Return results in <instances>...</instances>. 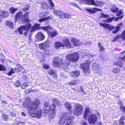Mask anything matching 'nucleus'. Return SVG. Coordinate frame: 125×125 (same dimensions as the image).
I'll return each mask as SVG.
<instances>
[{
    "label": "nucleus",
    "instance_id": "obj_56",
    "mask_svg": "<svg viewBox=\"0 0 125 125\" xmlns=\"http://www.w3.org/2000/svg\"><path fill=\"white\" fill-rule=\"evenodd\" d=\"M69 4L70 5H72V6H74L76 7L77 6L76 5H75V4H74L73 3V2H70L69 3Z\"/></svg>",
    "mask_w": 125,
    "mask_h": 125
},
{
    "label": "nucleus",
    "instance_id": "obj_58",
    "mask_svg": "<svg viewBox=\"0 0 125 125\" xmlns=\"http://www.w3.org/2000/svg\"><path fill=\"white\" fill-rule=\"evenodd\" d=\"M119 39V37L118 36H117L116 37H115L114 40H113V41L114 42L118 40Z\"/></svg>",
    "mask_w": 125,
    "mask_h": 125
},
{
    "label": "nucleus",
    "instance_id": "obj_34",
    "mask_svg": "<svg viewBox=\"0 0 125 125\" xmlns=\"http://www.w3.org/2000/svg\"><path fill=\"white\" fill-rule=\"evenodd\" d=\"M89 111V109L88 108H86L85 109V111L84 112V118H86L88 115L87 114Z\"/></svg>",
    "mask_w": 125,
    "mask_h": 125
},
{
    "label": "nucleus",
    "instance_id": "obj_33",
    "mask_svg": "<svg viewBox=\"0 0 125 125\" xmlns=\"http://www.w3.org/2000/svg\"><path fill=\"white\" fill-rule=\"evenodd\" d=\"M65 107L68 109V110H70L71 109V104L69 103L66 102L65 104Z\"/></svg>",
    "mask_w": 125,
    "mask_h": 125
},
{
    "label": "nucleus",
    "instance_id": "obj_55",
    "mask_svg": "<svg viewBox=\"0 0 125 125\" xmlns=\"http://www.w3.org/2000/svg\"><path fill=\"white\" fill-rule=\"evenodd\" d=\"M119 125H125L124 122L123 121H119Z\"/></svg>",
    "mask_w": 125,
    "mask_h": 125
},
{
    "label": "nucleus",
    "instance_id": "obj_52",
    "mask_svg": "<svg viewBox=\"0 0 125 125\" xmlns=\"http://www.w3.org/2000/svg\"><path fill=\"white\" fill-rule=\"evenodd\" d=\"M123 17V16H121L120 17H118L117 18H114V20L115 21H117L119 19H121Z\"/></svg>",
    "mask_w": 125,
    "mask_h": 125
},
{
    "label": "nucleus",
    "instance_id": "obj_31",
    "mask_svg": "<svg viewBox=\"0 0 125 125\" xmlns=\"http://www.w3.org/2000/svg\"><path fill=\"white\" fill-rule=\"evenodd\" d=\"M29 85V83L26 82L23 83L21 85V87L22 89L25 88L26 87Z\"/></svg>",
    "mask_w": 125,
    "mask_h": 125
},
{
    "label": "nucleus",
    "instance_id": "obj_6",
    "mask_svg": "<svg viewBox=\"0 0 125 125\" xmlns=\"http://www.w3.org/2000/svg\"><path fill=\"white\" fill-rule=\"evenodd\" d=\"M29 13V12H27L23 15L21 12H19L16 16V19H18L19 23H22L25 19H27L28 18Z\"/></svg>",
    "mask_w": 125,
    "mask_h": 125
},
{
    "label": "nucleus",
    "instance_id": "obj_1",
    "mask_svg": "<svg viewBox=\"0 0 125 125\" xmlns=\"http://www.w3.org/2000/svg\"><path fill=\"white\" fill-rule=\"evenodd\" d=\"M40 102L36 99L32 102L29 100H26L23 103V106L28 108L27 111L33 117L40 118L41 116L42 111L39 108Z\"/></svg>",
    "mask_w": 125,
    "mask_h": 125
},
{
    "label": "nucleus",
    "instance_id": "obj_60",
    "mask_svg": "<svg viewBox=\"0 0 125 125\" xmlns=\"http://www.w3.org/2000/svg\"><path fill=\"white\" fill-rule=\"evenodd\" d=\"M121 13L122 11L121 10H120L119 11V12L118 13L116 14V15H119L121 14Z\"/></svg>",
    "mask_w": 125,
    "mask_h": 125
},
{
    "label": "nucleus",
    "instance_id": "obj_50",
    "mask_svg": "<svg viewBox=\"0 0 125 125\" xmlns=\"http://www.w3.org/2000/svg\"><path fill=\"white\" fill-rule=\"evenodd\" d=\"M60 76L63 78H67L68 77V76L67 75L63 73H62L61 74Z\"/></svg>",
    "mask_w": 125,
    "mask_h": 125
},
{
    "label": "nucleus",
    "instance_id": "obj_62",
    "mask_svg": "<svg viewBox=\"0 0 125 125\" xmlns=\"http://www.w3.org/2000/svg\"><path fill=\"white\" fill-rule=\"evenodd\" d=\"M14 113L13 112H11L10 113V115L12 116H14V115L13 114Z\"/></svg>",
    "mask_w": 125,
    "mask_h": 125
},
{
    "label": "nucleus",
    "instance_id": "obj_21",
    "mask_svg": "<svg viewBox=\"0 0 125 125\" xmlns=\"http://www.w3.org/2000/svg\"><path fill=\"white\" fill-rule=\"evenodd\" d=\"M87 10L89 12L92 13H94L98 10L99 11H102V10L99 9H97L96 8H92L91 9H87Z\"/></svg>",
    "mask_w": 125,
    "mask_h": 125
},
{
    "label": "nucleus",
    "instance_id": "obj_35",
    "mask_svg": "<svg viewBox=\"0 0 125 125\" xmlns=\"http://www.w3.org/2000/svg\"><path fill=\"white\" fill-rule=\"evenodd\" d=\"M98 45L100 51L103 52L104 51V48L103 47L101 44L100 43H98Z\"/></svg>",
    "mask_w": 125,
    "mask_h": 125
},
{
    "label": "nucleus",
    "instance_id": "obj_36",
    "mask_svg": "<svg viewBox=\"0 0 125 125\" xmlns=\"http://www.w3.org/2000/svg\"><path fill=\"white\" fill-rule=\"evenodd\" d=\"M50 19L51 18H50V17H47L44 18H42L41 19H39V22H42L46 20Z\"/></svg>",
    "mask_w": 125,
    "mask_h": 125
},
{
    "label": "nucleus",
    "instance_id": "obj_18",
    "mask_svg": "<svg viewBox=\"0 0 125 125\" xmlns=\"http://www.w3.org/2000/svg\"><path fill=\"white\" fill-rule=\"evenodd\" d=\"M71 41L74 46H79L80 44V42L77 39L73 38L71 39Z\"/></svg>",
    "mask_w": 125,
    "mask_h": 125
},
{
    "label": "nucleus",
    "instance_id": "obj_49",
    "mask_svg": "<svg viewBox=\"0 0 125 125\" xmlns=\"http://www.w3.org/2000/svg\"><path fill=\"white\" fill-rule=\"evenodd\" d=\"M100 16L102 17H103L104 18H107L108 17V15H107L103 13H101Z\"/></svg>",
    "mask_w": 125,
    "mask_h": 125
},
{
    "label": "nucleus",
    "instance_id": "obj_8",
    "mask_svg": "<svg viewBox=\"0 0 125 125\" xmlns=\"http://www.w3.org/2000/svg\"><path fill=\"white\" fill-rule=\"evenodd\" d=\"M99 24L101 26L107 28L109 30L115 29L114 31H113V33L114 34L116 33L119 31L120 28V26H118L116 27L111 25H110L106 23H99Z\"/></svg>",
    "mask_w": 125,
    "mask_h": 125
},
{
    "label": "nucleus",
    "instance_id": "obj_30",
    "mask_svg": "<svg viewBox=\"0 0 125 125\" xmlns=\"http://www.w3.org/2000/svg\"><path fill=\"white\" fill-rule=\"evenodd\" d=\"M94 0H84L86 3L87 4H90L93 5L94 3Z\"/></svg>",
    "mask_w": 125,
    "mask_h": 125
},
{
    "label": "nucleus",
    "instance_id": "obj_28",
    "mask_svg": "<svg viewBox=\"0 0 125 125\" xmlns=\"http://www.w3.org/2000/svg\"><path fill=\"white\" fill-rule=\"evenodd\" d=\"M47 12L45 11L40 12L39 14V16L40 17H44L47 16Z\"/></svg>",
    "mask_w": 125,
    "mask_h": 125
},
{
    "label": "nucleus",
    "instance_id": "obj_40",
    "mask_svg": "<svg viewBox=\"0 0 125 125\" xmlns=\"http://www.w3.org/2000/svg\"><path fill=\"white\" fill-rule=\"evenodd\" d=\"M15 86L17 87H18L21 85V83L19 81H16L14 83Z\"/></svg>",
    "mask_w": 125,
    "mask_h": 125
},
{
    "label": "nucleus",
    "instance_id": "obj_45",
    "mask_svg": "<svg viewBox=\"0 0 125 125\" xmlns=\"http://www.w3.org/2000/svg\"><path fill=\"white\" fill-rule=\"evenodd\" d=\"M10 12L12 13H14L16 10V9L13 7H11L10 9Z\"/></svg>",
    "mask_w": 125,
    "mask_h": 125
},
{
    "label": "nucleus",
    "instance_id": "obj_14",
    "mask_svg": "<svg viewBox=\"0 0 125 125\" xmlns=\"http://www.w3.org/2000/svg\"><path fill=\"white\" fill-rule=\"evenodd\" d=\"M52 107L53 108L52 109L51 112L52 113L53 112H55L56 110V106L55 105H57L59 106L60 105V103L59 101L56 99H54L52 100Z\"/></svg>",
    "mask_w": 125,
    "mask_h": 125
},
{
    "label": "nucleus",
    "instance_id": "obj_63",
    "mask_svg": "<svg viewBox=\"0 0 125 125\" xmlns=\"http://www.w3.org/2000/svg\"><path fill=\"white\" fill-rule=\"evenodd\" d=\"M87 123L85 122H84L83 123V125H87Z\"/></svg>",
    "mask_w": 125,
    "mask_h": 125
},
{
    "label": "nucleus",
    "instance_id": "obj_7",
    "mask_svg": "<svg viewBox=\"0 0 125 125\" xmlns=\"http://www.w3.org/2000/svg\"><path fill=\"white\" fill-rule=\"evenodd\" d=\"M74 109L73 111L74 114L76 116L80 115L83 113V108L82 106L79 104H75L74 106Z\"/></svg>",
    "mask_w": 125,
    "mask_h": 125
},
{
    "label": "nucleus",
    "instance_id": "obj_42",
    "mask_svg": "<svg viewBox=\"0 0 125 125\" xmlns=\"http://www.w3.org/2000/svg\"><path fill=\"white\" fill-rule=\"evenodd\" d=\"M114 18H109L107 19H106L105 20L103 21L104 22H111L114 20Z\"/></svg>",
    "mask_w": 125,
    "mask_h": 125
},
{
    "label": "nucleus",
    "instance_id": "obj_2",
    "mask_svg": "<svg viewBox=\"0 0 125 125\" xmlns=\"http://www.w3.org/2000/svg\"><path fill=\"white\" fill-rule=\"evenodd\" d=\"M79 59L78 53L76 52H74L73 53L68 54L67 55L63 64L62 59L58 57L55 58L53 60V65L55 67H58L60 68L62 67L64 69H66L71 62H76Z\"/></svg>",
    "mask_w": 125,
    "mask_h": 125
},
{
    "label": "nucleus",
    "instance_id": "obj_24",
    "mask_svg": "<svg viewBox=\"0 0 125 125\" xmlns=\"http://www.w3.org/2000/svg\"><path fill=\"white\" fill-rule=\"evenodd\" d=\"M39 28L40 25L39 24H35L34 26H33L31 31L32 32L36 30L39 29Z\"/></svg>",
    "mask_w": 125,
    "mask_h": 125
},
{
    "label": "nucleus",
    "instance_id": "obj_26",
    "mask_svg": "<svg viewBox=\"0 0 125 125\" xmlns=\"http://www.w3.org/2000/svg\"><path fill=\"white\" fill-rule=\"evenodd\" d=\"M5 24L7 26H9L12 29V28L13 27V24L12 22L9 21H7L6 22Z\"/></svg>",
    "mask_w": 125,
    "mask_h": 125
},
{
    "label": "nucleus",
    "instance_id": "obj_3",
    "mask_svg": "<svg viewBox=\"0 0 125 125\" xmlns=\"http://www.w3.org/2000/svg\"><path fill=\"white\" fill-rule=\"evenodd\" d=\"M70 116V113H64L59 121V123L63 125H72V121L74 118Z\"/></svg>",
    "mask_w": 125,
    "mask_h": 125
},
{
    "label": "nucleus",
    "instance_id": "obj_12",
    "mask_svg": "<svg viewBox=\"0 0 125 125\" xmlns=\"http://www.w3.org/2000/svg\"><path fill=\"white\" fill-rule=\"evenodd\" d=\"M45 38L44 35L41 32H39L35 35V40L36 42H38L43 40Z\"/></svg>",
    "mask_w": 125,
    "mask_h": 125
},
{
    "label": "nucleus",
    "instance_id": "obj_9",
    "mask_svg": "<svg viewBox=\"0 0 125 125\" xmlns=\"http://www.w3.org/2000/svg\"><path fill=\"white\" fill-rule=\"evenodd\" d=\"M42 29L44 30L47 31L49 36L51 37H53L56 36L58 34L57 32L55 30L53 31H49L50 29H52V28L49 26L43 27Z\"/></svg>",
    "mask_w": 125,
    "mask_h": 125
},
{
    "label": "nucleus",
    "instance_id": "obj_48",
    "mask_svg": "<svg viewBox=\"0 0 125 125\" xmlns=\"http://www.w3.org/2000/svg\"><path fill=\"white\" fill-rule=\"evenodd\" d=\"M49 2L50 6L51 7H53L54 6V4L52 3V0H49Z\"/></svg>",
    "mask_w": 125,
    "mask_h": 125
},
{
    "label": "nucleus",
    "instance_id": "obj_19",
    "mask_svg": "<svg viewBox=\"0 0 125 125\" xmlns=\"http://www.w3.org/2000/svg\"><path fill=\"white\" fill-rule=\"evenodd\" d=\"M9 15L8 11L5 10H1L0 11V18L3 17H7Z\"/></svg>",
    "mask_w": 125,
    "mask_h": 125
},
{
    "label": "nucleus",
    "instance_id": "obj_38",
    "mask_svg": "<svg viewBox=\"0 0 125 125\" xmlns=\"http://www.w3.org/2000/svg\"><path fill=\"white\" fill-rule=\"evenodd\" d=\"M120 109V110H121L122 111L124 112L125 113V106L122 104H121Z\"/></svg>",
    "mask_w": 125,
    "mask_h": 125
},
{
    "label": "nucleus",
    "instance_id": "obj_57",
    "mask_svg": "<svg viewBox=\"0 0 125 125\" xmlns=\"http://www.w3.org/2000/svg\"><path fill=\"white\" fill-rule=\"evenodd\" d=\"M25 124L24 122H22L21 121H20L18 123V124H20L21 125H23Z\"/></svg>",
    "mask_w": 125,
    "mask_h": 125
},
{
    "label": "nucleus",
    "instance_id": "obj_51",
    "mask_svg": "<svg viewBox=\"0 0 125 125\" xmlns=\"http://www.w3.org/2000/svg\"><path fill=\"white\" fill-rule=\"evenodd\" d=\"M43 67L45 69H48L49 68L48 66L46 64H43Z\"/></svg>",
    "mask_w": 125,
    "mask_h": 125
},
{
    "label": "nucleus",
    "instance_id": "obj_64",
    "mask_svg": "<svg viewBox=\"0 0 125 125\" xmlns=\"http://www.w3.org/2000/svg\"><path fill=\"white\" fill-rule=\"evenodd\" d=\"M125 53V51H123L121 53V54H123Z\"/></svg>",
    "mask_w": 125,
    "mask_h": 125
},
{
    "label": "nucleus",
    "instance_id": "obj_41",
    "mask_svg": "<svg viewBox=\"0 0 125 125\" xmlns=\"http://www.w3.org/2000/svg\"><path fill=\"white\" fill-rule=\"evenodd\" d=\"M120 71V69L117 68H114L113 70V72L114 73H118Z\"/></svg>",
    "mask_w": 125,
    "mask_h": 125
},
{
    "label": "nucleus",
    "instance_id": "obj_54",
    "mask_svg": "<svg viewBox=\"0 0 125 125\" xmlns=\"http://www.w3.org/2000/svg\"><path fill=\"white\" fill-rule=\"evenodd\" d=\"M125 120V116H121L120 118L119 119V121H123V120Z\"/></svg>",
    "mask_w": 125,
    "mask_h": 125
},
{
    "label": "nucleus",
    "instance_id": "obj_37",
    "mask_svg": "<svg viewBox=\"0 0 125 125\" xmlns=\"http://www.w3.org/2000/svg\"><path fill=\"white\" fill-rule=\"evenodd\" d=\"M2 118L3 120H6L8 119V115L5 114H3L2 115Z\"/></svg>",
    "mask_w": 125,
    "mask_h": 125
},
{
    "label": "nucleus",
    "instance_id": "obj_22",
    "mask_svg": "<svg viewBox=\"0 0 125 125\" xmlns=\"http://www.w3.org/2000/svg\"><path fill=\"white\" fill-rule=\"evenodd\" d=\"M54 15H57L60 18L62 17V14L63 13V12L59 10H54Z\"/></svg>",
    "mask_w": 125,
    "mask_h": 125
},
{
    "label": "nucleus",
    "instance_id": "obj_44",
    "mask_svg": "<svg viewBox=\"0 0 125 125\" xmlns=\"http://www.w3.org/2000/svg\"><path fill=\"white\" fill-rule=\"evenodd\" d=\"M30 7V6L28 5H27L25 6V7L23 9V11H26L27 10L29 9Z\"/></svg>",
    "mask_w": 125,
    "mask_h": 125
},
{
    "label": "nucleus",
    "instance_id": "obj_15",
    "mask_svg": "<svg viewBox=\"0 0 125 125\" xmlns=\"http://www.w3.org/2000/svg\"><path fill=\"white\" fill-rule=\"evenodd\" d=\"M97 120V118L95 115L92 114L89 116L88 119L89 123L91 124L94 123Z\"/></svg>",
    "mask_w": 125,
    "mask_h": 125
},
{
    "label": "nucleus",
    "instance_id": "obj_43",
    "mask_svg": "<svg viewBox=\"0 0 125 125\" xmlns=\"http://www.w3.org/2000/svg\"><path fill=\"white\" fill-rule=\"evenodd\" d=\"M6 70L5 68L2 65H0V70L5 71Z\"/></svg>",
    "mask_w": 125,
    "mask_h": 125
},
{
    "label": "nucleus",
    "instance_id": "obj_39",
    "mask_svg": "<svg viewBox=\"0 0 125 125\" xmlns=\"http://www.w3.org/2000/svg\"><path fill=\"white\" fill-rule=\"evenodd\" d=\"M76 81L75 80H72L68 83L71 85H75L76 84Z\"/></svg>",
    "mask_w": 125,
    "mask_h": 125
},
{
    "label": "nucleus",
    "instance_id": "obj_46",
    "mask_svg": "<svg viewBox=\"0 0 125 125\" xmlns=\"http://www.w3.org/2000/svg\"><path fill=\"white\" fill-rule=\"evenodd\" d=\"M2 104L3 107H4V106H6L8 105L7 104L5 101H2Z\"/></svg>",
    "mask_w": 125,
    "mask_h": 125
},
{
    "label": "nucleus",
    "instance_id": "obj_53",
    "mask_svg": "<svg viewBox=\"0 0 125 125\" xmlns=\"http://www.w3.org/2000/svg\"><path fill=\"white\" fill-rule=\"evenodd\" d=\"M15 72V71H14V70H13L12 69H11V70H10V72L8 73V74L9 75H10L11 74Z\"/></svg>",
    "mask_w": 125,
    "mask_h": 125
},
{
    "label": "nucleus",
    "instance_id": "obj_13",
    "mask_svg": "<svg viewBox=\"0 0 125 125\" xmlns=\"http://www.w3.org/2000/svg\"><path fill=\"white\" fill-rule=\"evenodd\" d=\"M62 42L63 45V47H64L65 46L66 48H70L72 46L69 40L67 38H65L63 39Z\"/></svg>",
    "mask_w": 125,
    "mask_h": 125
},
{
    "label": "nucleus",
    "instance_id": "obj_11",
    "mask_svg": "<svg viewBox=\"0 0 125 125\" xmlns=\"http://www.w3.org/2000/svg\"><path fill=\"white\" fill-rule=\"evenodd\" d=\"M50 42L47 41L41 43L39 45V47L41 50H46L50 47Z\"/></svg>",
    "mask_w": 125,
    "mask_h": 125
},
{
    "label": "nucleus",
    "instance_id": "obj_27",
    "mask_svg": "<svg viewBox=\"0 0 125 125\" xmlns=\"http://www.w3.org/2000/svg\"><path fill=\"white\" fill-rule=\"evenodd\" d=\"M41 8L45 10H47L49 8V6H48L47 4L45 3L44 2L41 4Z\"/></svg>",
    "mask_w": 125,
    "mask_h": 125
},
{
    "label": "nucleus",
    "instance_id": "obj_61",
    "mask_svg": "<svg viewBox=\"0 0 125 125\" xmlns=\"http://www.w3.org/2000/svg\"><path fill=\"white\" fill-rule=\"evenodd\" d=\"M21 114L24 116H26L25 114L23 112H22L21 113Z\"/></svg>",
    "mask_w": 125,
    "mask_h": 125
},
{
    "label": "nucleus",
    "instance_id": "obj_20",
    "mask_svg": "<svg viewBox=\"0 0 125 125\" xmlns=\"http://www.w3.org/2000/svg\"><path fill=\"white\" fill-rule=\"evenodd\" d=\"M55 47L57 49L59 48L60 47H63V44L59 41H57L54 44Z\"/></svg>",
    "mask_w": 125,
    "mask_h": 125
},
{
    "label": "nucleus",
    "instance_id": "obj_32",
    "mask_svg": "<svg viewBox=\"0 0 125 125\" xmlns=\"http://www.w3.org/2000/svg\"><path fill=\"white\" fill-rule=\"evenodd\" d=\"M63 16L65 18L67 19H69L71 17V15L70 14H69L67 13H63V14H62V16Z\"/></svg>",
    "mask_w": 125,
    "mask_h": 125
},
{
    "label": "nucleus",
    "instance_id": "obj_59",
    "mask_svg": "<svg viewBox=\"0 0 125 125\" xmlns=\"http://www.w3.org/2000/svg\"><path fill=\"white\" fill-rule=\"evenodd\" d=\"M94 125H101V123L99 122H97Z\"/></svg>",
    "mask_w": 125,
    "mask_h": 125
},
{
    "label": "nucleus",
    "instance_id": "obj_29",
    "mask_svg": "<svg viewBox=\"0 0 125 125\" xmlns=\"http://www.w3.org/2000/svg\"><path fill=\"white\" fill-rule=\"evenodd\" d=\"M110 10L112 12L116 13L118 11V9L114 5L112 8H110Z\"/></svg>",
    "mask_w": 125,
    "mask_h": 125
},
{
    "label": "nucleus",
    "instance_id": "obj_23",
    "mask_svg": "<svg viewBox=\"0 0 125 125\" xmlns=\"http://www.w3.org/2000/svg\"><path fill=\"white\" fill-rule=\"evenodd\" d=\"M104 4V3L99 1H97L94 2L93 5L95 6H98L99 7H102L103 6Z\"/></svg>",
    "mask_w": 125,
    "mask_h": 125
},
{
    "label": "nucleus",
    "instance_id": "obj_5",
    "mask_svg": "<svg viewBox=\"0 0 125 125\" xmlns=\"http://www.w3.org/2000/svg\"><path fill=\"white\" fill-rule=\"evenodd\" d=\"M50 104L48 102H45L44 104V109L45 113L49 114V117L52 118H53L54 116L55 112L54 111L52 113L51 112L53 107L52 105L51 107L50 106Z\"/></svg>",
    "mask_w": 125,
    "mask_h": 125
},
{
    "label": "nucleus",
    "instance_id": "obj_10",
    "mask_svg": "<svg viewBox=\"0 0 125 125\" xmlns=\"http://www.w3.org/2000/svg\"><path fill=\"white\" fill-rule=\"evenodd\" d=\"M30 24H28L25 26L20 27L18 30L19 33L21 34L24 33L25 36L27 35V34L28 30L31 27Z\"/></svg>",
    "mask_w": 125,
    "mask_h": 125
},
{
    "label": "nucleus",
    "instance_id": "obj_17",
    "mask_svg": "<svg viewBox=\"0 0 125 125\" xmlns=\"http://www.w3.org/2000/svg\"><path fill=\"white\" fill-rule=\"evenodd\" d=\"M79 71L77 70L76 71L72 72L70 73V75L73 78H77L80 75Z\"/></svg>",
    "mask_w": 125,
    "mask_h": 125
},
{
    "label": "nucleus",
    "instance_id": "obj_47",
    "mask_svg": "<svg viewBox=\"0 0 125 125\" xmlns=\"http://www.w3.org/2000/svg\"><path fill=\"white\" fill-rule=\"evenodd\" d=\"M16 66L17 67L18 69L20 71L22 69H23L22 67L19 64H17L16 65Z\"/></svg>",
    "mask_w": 125,
    "mask_h": 125
},
{
    "label": "nucleus",
    "instance_id": "obj_16",
    "mask_svg": "<svg viewBox=\"0 0 125 125\" xmlns=\"http://www.w3.org/2000/svg\"><path fill=\"white\" fill-rule=\"evenodd\" d=\"M92 69L95 73H97L100 70V66L99 65L96 63H94L92 64Z\"/></svg>",
    "mask_w": 125,
    "mask_h": 125
},
{
    "label": "nucleus",
    "instance_id": "obj_4",
    "mask_svg": "<svg viewBox=\"0 0 125 125\" xmlns=\"http://www.w3.org/2000/svg\"><path fill=\"white\" fill-rule=\"evenodd\" d=\"M90 62L87 60L84 63L81 64L80 65L81 68L82 69L84 72V74L86 75H89L90 73V70L89 69V65L91 64Z\"/></svg>",
    "mask_w": 125,
    "mask_h": 125
},
{
    "label": "nucleus",
    "instance_id": "obj_25",
    "mask_svg": "<svg viewBox=\"0 0 125 125\" xmlns=\"http://www.w3.org/2000/svg\"><path fill=\"white\" fill-rule=\"evenodd\" d=\"M48 73L52 75L54 78L55 79L56 78L57 76L54 71L51 70L49 71Z\"/></svg>",
    "mask_w": 125,
    "mask_h": 125
}]
</instances>
